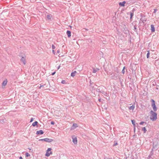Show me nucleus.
<instances>
[{"label": "nucleus", "instance_id": "nucleus-1", "mask_svg": "<svg viewBox=\"0 0 159 159\" xmlns=\"http://www.w3.org/2000/svg\"><path fill=\"white\" fill-rule=\"evenodd\" d=\"M150 114H151L150 117V119L153 121H155L157 118V113L152 110H151L150 111Z\"/></svg>", "mask_w": 159, "mask_h": 159}, {"label": "nucleus", "instance_id": "nucleus-2", "mask_svg": "<svg viewBox=\"0 0 159 159\" xmlns=\"http://www.w3.org/2000/svg\"><path fill=\"white\" fill-rule=\"evenodd\" d=\"M20 57H21V58L20 61L23 62V64L25 65L26 63V61L25 60V54L20 55L19 56Z\"/></svg>", "mask_w": 159, "mask_h": 159}, {"label": "nucleus", "instance_id": "nucleus-3", "mask_svg": "<svg viewBox=\"0 0 159 159\" xmlns=\"http://www.w3.org/2000/svg\"><path fill=\"white\" fill-rule=\"evenodd\" d=\"M151 102H152V106L153 110L154 111H156L157 110V108L156 107L155 101L153 99H151Z\"/></svg>", "mask_w": 159, "mask_h": 159}, {"label": "nucleus", "instance_id": "nucleus-4", "mask_svg": "<svg viewBox=\"0 0 159 159\" xmlns=\"http://www.w3.org/2000/svg\"><path fill=\"white\" fill-rule=\"evenodd\" d=\"M39 141H44L45 142L51 143L53 141V139H49L48 138H46L43 139H40L39 140Z\"/></svg>", "mask_w": 159, "mask_h": 159}, {"label": "nucleus", "instance_id": "nucleus-5", "mask_svg": "<svg viewBox=\"0 0 159 159\" xmlns=\"http://www.w3.org/2000/svg\"><path fill=\"white\" fill-rule=\"evenodd\" d=\"M98 91L100 93H102L105 96L108 97V94L107 92L101 89L100 88H99L98 89Z\"/></svg>", "mask_w": 159, "mask_h": 159}, {"label": "nucleus", "instance_id": "nucleus-6", "mask_svg": "<svg viewBox=\"0 0 159 159\" xmlns=\"http://www.w3.org/2000/svg\"><path fill=\"white\" fill-rule=\"evenodd\" d=\"M52 150V149L50 148H48L45 154V156L47 157H49L50 154H52V152H50V153L49 152V151H50Z\"/></svg>", "mask_w": 159, "mask_h": 159}, {"label": "nucleus", "instance_id": "nucleus-7", "mask_svg": "<svg viewBox=\"0 0 159 159\" xmlns=\"http://www.w3.org/2000/svg\"><path fill=\"white\" fill-rule=\"evenodd\" d=\"M44 133V132L42 130L37 131L36 132V134L37 135H42Z\"/></svg>", "mask_w": 159, "mask_h": 159}, {"label": "nucleus", "instance_id": "nucleus-8", "mask_svg": "<svg viewBox=\"0 0 159 159\" xmlns=\"http://www.w3.org/2000/svg\"><path fill=\"white\" fill-rule=\"evenodd\" d=\"M135 11L134 9H133L132 10L130 11L129 13L130 14V19H132L133 17V16L134 15V12Z\"/></svg>", "mask_w": 159, "mask_h": 159}, {"label": "nucleus", "instance_id": "nucleus-9", "mask_svg": "<svg viewBox=\"0 0 159 159\" xmlns=\"http://www.w3.org/2000/svg\"><path fill=\"white\" fill-rule=\"evenodd\" d=\"M151 30L152 32H154L155 31V28L154 25H151Z\"/></svg>", "mask_w": 159, "mask_h": 159}, {"label": "nucleus", "instance_id": "nucleus-10", "mask_svg": "<svg viewBox=\"0 0 159 159\" xmlns=\"http://www.w3.org/2000/svg\"><path fill=\"white\" fill-rule=\"evenodd\" d=\"M72 141L74 144H76L77 143V140L76 137L73 138L72 137Z\"/></svg>", "mask_w": 159, "mask_h": 159}, {"label": "nucleus", "instance_id": "nucleus-11", "mask_svg": "<svg viewBox=\"0 0 159 159\" xmlns=\"http://www.w3.org/2000/svg\"><path fill=\"white\" fill-rule=\"evenodd\" d=\"M126 3V2L125 1H123L122 2H120L119 3V5L120 6H121L124 7L125 6V4Z\"/></svg>", "mask_w": 159, "mask_h": 159}, {"label": "nucleus", "instance_id": "nucleus-12", "mask_svg": "<svg viewBox=\"0 0 159 159\" xmlns=\"http://www.w3.org/2000/svg\"><path fill=\"white\" fill-rule=\"evenodd\" d=\"M7 79L6 80H4L2 83V86H5L7 84Z\"/></svg>", "mask_w": 159, "mask_h": 159}, {"label": "nucleus", "instance_id": "nucleus-13", "mask_svg": "<svg viewBox=\"0 0 159 159\" xmlns=\"http://www.w3.org/2000/svg\"><path fill=\"white\" fill-rule=\"evenodd\" d=\"M135 108V106L134 105H132V106H130L129 107V109L130 110H132L133 111Z\"/></svg>", "mask_w": 159, "mask_h": 159}, {"label": "nucleus", "instance_id": "nucleus-14", "mask_svg": "<svg viewBox=\"0 0 159 159\" xmlns=\"http://www.w3.org/2000/svg\"><path fill=\"white\" fill-rule=\"evenodd\" d=\"M93 73H96L97 72L98 70H99V69H98V68L95 69L94 68H93Z\"/></svg>", "mask_w": 159, "mask_h": 159}, {"label": "nucleus", "instance_id": "nucleus-15", "mask_svg": "<svg viewBox=\"0 0 159 159\" xmlns=\"http://www.w3.org/2000/svg\"><path fill=\"white\" fill-rule=\"evenodd\" d=\"M77 72L76 71H74L72 72L71 74V76L74 77L75 76V74Z\"/></svg>", "mask_w": 159, "mask_h": 159}, {"label": "nucleus", "instance_id": "nucleus-16", "mask_svg": "<svg viewBox=\"0 0 159 159\" xmlns=\"http://www.w3.org/2000/svg\"><path fill=\"white\" fill-rule=\"evenodd\" d=\"M52 15L51 14H48L47 16V18L48 20H51L52 18Z\"/></svg>", "mask_w": 159, "mask_h": 159}, {"label": "nucleus", "instance_id": "nucleus-17", "mask_svg": "<svg viewBox=\"0 0 159 159\" xmlns=\"http://www.w3.org/2000/svg\"><path fill=\"white\" fill-rule=\"evenodd\" d=\"M66 34L68 37H70L71 36V32L70 31L67 30L66 32Z\"/></svg>", "mask_w": 159, "mask_h": 159}, {"label": "nucleus", "instance_id": "nucleus-18", "mask_svg": "<svg viewBox=\"0 0 159 159\" xmlns=\"http://www.w3.org/2000/svg\"><path fill=\"white\" fill-rule=\"evenodd\" d=\"M38 123V122H37V121H35L34 122H33V123H32V125L33 126H35L36 125H37Z\"/></svg>", "mask_w": 159, "mask_h": 159}, {"label": "nucleus", "instance_id": "nucleus-19", "mask_svg": "<svg viewBox=\"0 0 159 159\" xmlns=\"http://www.w3.org/2000/svg\"><path fill=\"white\" fill-rule=\"evenodd\" d=\"M131 122L132 124L134 126V129H135V120H131Z\"/></svg>", "mask_w": 159, "mask_h": 159}, {"label": "nucleus", "instance_id": "nucleus-20", "mask_svg": "<svg viewBox=\"0 0 159 159\" xmlns=\"http://www.w3.org/2000/svg\"><path fill=\"white\" fill-rule=\"evenodd\" d=\"M142 130L144 131V133H145L147 131V130L145 128V127H143L142 128Z\"/></svg>", "mask_w": 159, "mask_h": 159}, {"label": "nucleus", "instance_id": "nucleus-21", "mask_svg": "<svg viewBox=\"0 0 159 159\" xmlns=\"http://www.w3.org/2000/svg\"><path fill=\"white\" fill-rule=\"evenodd\" d=\"M73 127L74 128H76L78 127L77 124L75 123H74L73 125Z\"/></svg>", "mask_w": 159, "mask_h": 159}, {"label": "nucleus", "instance_id": "nucleus-22", "mask_svg": "<svg viewBox=\"0 0 159 159\" xmlns=\"http://www.w3.org/2000/svg\"><path fill=\"white\" fill-rule=\"evenodd\" d=\"M6 120L5 119H1L0 120V122L3 123L5 122Z\"/></svg>", "mask_w": 159, "mask_h": 159}, {"label": "nucleus", "instance_id": "nucleus-23", "mask_svg": "<svg viewBox=\"0 0 159 159\" xmlns=\"http://www.w3.org/2000/svg\"><path fill=\"white\" fill-rule=\"evenodd\" d=\"M147 52H148L147 53V58H148L149 57L150 52L149 51H147Z\"/></svg>", "mask_w": 159, "mask_h": 159}, {"label": "nucleus", "instance_id": "nucleus-24", "mask_svg": "<svg viewBox=\"0 0 159 159\" xmlns=\"http://www.w3.org/2000/svg\"><path fill=\"white\" fill-rule=\"evenodd\" d=\"M137 26L136 25H135L134 26V30L135 32H137Z\"/></svg>", "mask_w": 159, "mask_h": 159}, {"label": "nucleus", "instance_id": "nucleus-25", "mask_svg": "<svg viewBox=\"0 0 159 159\" xmlns=\"http://www.w3.org/2000/svg\"><path fill=\"white\" fill-rule=\"evenodd\" d=\"M125 67L124 66V67H123V69H122V71H121V72L122 73L124 74L125 73Z\"/></svg>", "mask_w": 159, "mask_h": 159}, {"label": "nucleus", "instance_id": "nucleus-26", "mask_svg": "<svg viewBox=\"0 0 159 159\" xmlns=\"http://www.w3.org/2000/svg\"><path fill=\"white\" fill-rule=\"evenodd\" d=\"M26 157H28L30 156V155L28 153L26 152L25 154Z\"/></svg>", "mask_w": 159, "mask_h": 159}, {"label": "nucleus", "instance_id": "nucleus-27", "mask_svg": "<svg viewBox=\"0 0 159 159\" xmlns=\"http://www.w3.org/2000/svg\"><path fill=\"white\" fill-rule=\"evenodd\" d=\"M61 83L62 84H66V81L65 80H62L61 81Z\"/></svg>", "mask_w": 159, "mask_h": 159}, {"label": "nucleus", "instance_id": "nucleus-28", "mask_svg": "<svg viewBox=\"0 0 159 159\" xmlns=\"http://www.w3.org/2000/svg\"><path fill=\"white\" fill-rule=\"evenodd\" d=\"M44 85H45V84H40V87H39V88L40 89H41L42 87H43Z\"/></svg>", "mask_w": 159, "mask_h": 159}, {"label": "nucleus", "instance_id": "nucleus-29", "mask_svg": "<svg viewBox=\"0 0 159 159\" xmlns=\"http://www.w3.org/2000/svg\"><path fill=\"white\" fill-rule=\"evenodd\" d=\"M118 144V143L117 142H114V144L113 145V146H116Z\"/></svg>", "mask_w": 159, "mask_h": 159}, {"label": "nucleus", "instance_id": "nucleus-30", "mask_svg": "<svg viewBox=\"0 0 159 159\" xmlns=\"http://www.w3.org/2000/svg\"><path fill=\"white\" fill-rule=\"evenodd\" d=\"M145 123H146V122H141L139 123V124L140 125H143V124Z\"/></svg>", "mask_w": 159, "mask_h": 159}, {"label": "nucleus", "instance_id": "nucleus-31", "mask_svg": "<svg viewBox=\"0 0 159 159\" xmlns=\"http://www.w3.org/2000/svg\"><path fill=\"white\" fill-rule=\"evenodd\" d=\"M34 120V118H31L30 120V122H32Z\"/></svg>", "mask_w": 159, "mask_h": 159}, {"label": "nucleus", "instance_id": "nucleus-32", "mask_svg": "<svg viewBox=\"0 0 159 159\" xmlns=\"http://www.w3.org/2000/svg\"><path fill=\"white\" fill-rule=\"evenodd\" d=\"M154 11L153 12V13H156V11H157V10L156 9H154Z\"/></svg>", "mask_w": 159, "mask_h": 159}, {"label": "nucleus", "instance_id": "nucleus-33", "mask_svg": "<svg viewBox=\"0 0 159 159\" xmlns=\"http://www.w3.org/2000/svg\"><path fill=\"white\" fill-rule=\"evenodd\" d=\"M52 49H55V47L53 45H52Z\"/></svg>", "mask_w": 159, "mask_h": 159}, {"label": "nucleus", "instance_id": "nucleus-34", "mask_svg": "<svg viewBox=\"0 0 159 159\" xmlns=\"http://www.w3.org/2000/svg\"><path fill=\"white\" fill-rule=\"evenodd\" d=\"M51 124L52 125H53L55 124V122L53 121H52L51 122Z\"/></svg>", "mask_w": 159, "mask_h": 159}, {"label": "nucleus", "instance_id": "nucleus-35", "mask_svg": "<svg viewBox=\"0 0 159 159\" xmlns=\"http://www.w3.org/2000/svg\"><path fill=\"white\" fill-rule=\"evenodd\" d=\"M92 83H93L90 80V81L89 82V83H90V85H92Z\"/></svg>", "mask_w": 159, "mask_h": 159}, {"label": "nucleus", "instance_id": "nucleus-36", "mask_svg": "<svg viewBox=\"0 0 159 159\" xmlns=\"http://www.w3.org/2000/svg\"><path fill=\"white\" fill-rule=\"evenodd\" d=\"M55 73H56V72H54L52 73L51 75H54L55 74Z\"/></svg>", "mask_w": 159, "mask_h": 159}, {"label": "nucleus", "instance_id": "nucleus-37", "mask_svg": "<svg viewBox=\"0 0 159 159\" xmlns=\"http://www.w3.org/2000/svg\"><path fill=\"white\" fill-rule=\"evenodd\" d=\"M104 159H113L112 158H105Z\"/></svg>", "mask_w": 159, "mask_h": 159}, {"label": "nucleus", "instance_id": "nucleus-38", "mask_svg": "<svg viewBox=\"0 0 159 159\" xmlns=\"http://www.w3.org/2000/svg\"><path fill=\"white\" fill-rule=\"evenodd\" d=\"M60 66H59L58 67H57V69H58H58L60 68Z\"/></svg>", "mask_w": 159, "mask_h": 159}, {"label": "nucleus", "instance_id": "nucleus-39", "mask_svg": "<svg viewBox=\"0 0 159 159\" xmlns=\"http://www.w3.org/2000/svg\"><path fill=\"white\" fill-rule=\"evenodd\" d=\"M98 101L99 102H101V98H99V99H98Z\"/></svg>", "mask_w": 159, "mask_h": 159}, {"label": "nucleus", "instance_id": "nucleus-40", "mask_svg": "<svg viewBox=\"0 0 159 159\" xmlns=\"http://www.w3.org/2000/svg\"><path fill=\"white\" fill-rule=\"evenodd\" d=\"M19 159H23V158L21 157H20L19 158Z\"/></svg>", "mask_w": 159, "mask_h": 159}, {"label": "nucleus", "instance_id": "nucleus-41", "mask_svg": "<svg viewBox=\"0 0 159 159\" xmlns=\"http://www.w3.org/2000/svg\"><path fill=\"white\" fill-rule=\"evenodd\" d=\"M57 52L58 53H59V50H58L57 51Z\"/></svg>", "mask_w": 159, "mask_h": 159}, {"label": "nucleus", "instance_id": "nucleus-42", "mask_svg": "<svg viewBox=\"0 0 159 159\" xmlns=\"http://www.w3.org/2000/svg\"><path fill=\"white\" fill-rule=\"evenodd\" d=\"M52 52H54V50H52Z\"/></svg>", "mask_w": 159, "mask_h": 159}, {"label": "nucleus", "instance_id": "nucleus-43", "mask_svg": "<svg viewBox=\"0 0 159 159\" xmlns=\"http://www.w3.org/2000/svg\"><path fill=\"white\" fill-rule=\"evenodd\" d=\"M148 157H151V156H150V155L149 156H148Z\"/></svg>", "mask_w": 159, "mask_h": 159}, {"label": "nucleus", "instance_id": "nucleus-44", "mask_svg": "<svg viewBox=\"0 0 159 159\" xmlns=\"http://www.w3.org/2000/svg\"><path fill=\"white\" fill-rule=\"evenodd\" d=\"M29 150H31V149L29 148H28Z\"/></svg>", "mask_w": 159, "mask_h": 159}, {"label": "nucleus", "instance_id": "nucleus-45", "mask_svg": "<svg viewBox=\"0 0 159 159\" xmlns=\"http://www.w3.org/2000/svg\"><path fill=\"white\" fill-rule=\"evenodd\" d=\"M76 43H77V41H76Z\"/></svg>", "mask_w": 159, "mask_h": 159}, {"label": "nucleus", "instance_id": "nucleus-46", "mask_svg": "<svg viewBox=\"0 0 159 159\" xmlns=\"http://www.w3.org/2000/svg\"><path fill=\"white\" fill-rule=\"evenodd\" d=\"M132 159H134V158H132Z\"/></svg>", "mask_w": 159, "mask_h": 159}]
</instances>
